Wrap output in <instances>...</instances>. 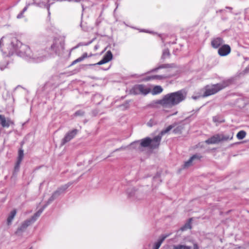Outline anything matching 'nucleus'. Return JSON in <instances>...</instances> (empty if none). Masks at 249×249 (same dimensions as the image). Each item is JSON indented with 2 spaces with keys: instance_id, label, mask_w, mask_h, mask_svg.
<instances>
[{
  "instance_id": "7c9ffc66",
  "label": "nucleus",
  "mask_w": 249,
  "mask_h": 249,
  "mask_svg": "<svg viewBox=\"0 0 249 249\" xmlns=\"http://www.w3.org/2000/svg\"><path fill=\"white\" fill-rule=\"evenodd\" d=\"M213 121L215 123H220L224 122V120L222 118L217 116H214L213 118Z\"/></svg>"
},
{
  "instance_id": "4c0bfd02",
  "label": "nucleus",
  "mask_w": 249,
  "mask_h": 249,
  "mask_svg": "<svg viewBox=\"0 0 249 249\" xmlns=\"http://www.w3.org/2000/svg\"><path fill=\"white\" fill-rule=\"evenodd\" d=\"M84 59L83 58V57H82V56L79 58H78L77 59H76V61H77L78 62H81L82 61H83Z\"/></svg>"
},
{
  "instance_id": "79ce46f5",
  "label": "nucleus",
  "mask_w": 249,
  "mask_h": 249,
  "mask_svg": "<svg viewBox=\"0 0 249 249\" xmlns=\"http://www.w3.org/2000/svg\"><path fill=\"white\" fill-rule=\"evenodd\" d=\"M5 67H2V65L1 64H0V68L1 70H3L4 69Z\"/></svg>"
},
{
  "instance_id": "ea45409f",
  "label": "nucleus",
  "mask_w": 249,
  "mask_h": 249,
  "mask_svg": "<svg viewBox=\"0 0 249 249\" xmlns=\"http://www.w3.org/2000/svg\"><path fill=\"white\" fill-rule=\"evenodd\" d=\"M82 57H83V59H84L85 58H87L88 57L87 53H83V54L82 55Z\"/></svg>"
},
{
  "instance_id": "c9c22d12",
  "label": "nucleus",
  "mask_w": 249,
  "mask_h": 249,
  "mask_svg": "<svg viewBox=\"0 0 249 249\" xmlns=\"http://www.w3.org/2000/svg\"><path fill=\"white\" fill-rule=\"evenodd\" d=\"M181 131V127L180 126L177 127L175 129H174L173 132L175 133H178L180 132Z\"/></svg>"
},
{
  "instance_id": "6ab92c4d",
  "label": "nucleus",
  "mask_w": 249,
  "mask_h": 249,
  "mask_svg": "<svg viewBox=\"0 0 249 249\" xmlns=\"http://www.w3.org/2000/svg\"><path fill=\"white\" fill-rule=\"evenodd\" d=\"M33 4L39 6V7H45L47 8L48 11L49 15L50 14V12L49 11L50 9V5H47V4L45 1H41L40 0H33Z\"/></svg>"
},
{
  "instance_id": "20e7f679",
  "label": "nucleus",
  "mask_w": 249,
  "mask_h": 249,
  "mask_svg": "<svg viewBox=\"0 0 249 249\" xmlns=\"http://www.w3.org/2000/svg\"><path fill=\"white\" fill-rule=\"evenodd\" d=\"M70 185L71 184L68 183L61 186V187L59 188L56 191H55L53 194L50 198L48 199L47 204L45 205L42 209L39 210L37 212H36L34 214V215L31 218V219L32 220V221L33 222H35L37 218L40 215L45 208L48 204H49L54 199H55L57 197H58L61 194L64 193Z\"/></svg>"
},
{
  "instance_id": "c03bdc74",
  "label": "nucleus",
  "mask_w": 249,
  "mask_h": 249,
  "mask_svg": "<svg viewBox=\"0 0 249 249\" xmlns=\"http://www.w3.org/2000/svg\"><path fill=\"white\" fill-rule=\"evenodd\" d=\"M76 63H78L77 61H76V60H75L74 61H73L72 63V65H74L75 64H76Z\"/></svg>"
},
{
  "instance_id": "0eeeda50",
  "label": "nucleus",
  "mask_w": 249,
  "mask_h": 249,
  "mask_svg": "<svg viewBox=\"0 0 249 249\" xmlns=\"http://www.w3.org/2000/svg\"><path fill=\"white\" fill-rule=\"evenodd\" d=\"M132 90L134 94L146 95L150 92V89L143 85H137L133 87Z\"/></svg>"
},
{
  "instance_id": "4468645a",
  "label": "nucleus",
  "mask_w": 249,
  "mask_h": 249,
  "mask_svg": "<svg viewBox=\"0 0 249 249\" xmlns=\"http://www.w3.org/2000/svg\"><path fill=\"white\" fill-rule=\"evenodd\" d=\"M161 139V136L160 135L155 137L152 139H151L150 148L154 149L158 147L160 145Z\"/></svg>"
},
{
  "instance_id": "e433bc0d",
  "label": "nucleus",
  "mask_w": 249,
  "mask_h": 249,
  "mask_svg": "<svg viewBox=\"0 0 249 249\" xmlns=\"http://www.w3.org/2000/svg\"><path fill=\"white\" fill-rule=\"evenodd\" d=\"M193 249H199L198 245L196 243L193 244Z\"/></svg>"
},
{
  "instance_id": "a19ab883",
  "label": "nucleus",
  "mask_w": 249,
  "mask_h": 249,
  "mask_svg": "<svg viewBox=\"0 0 249 249\" xmlns=\"http://www.w3.org/2000/svg\"><path fill=\"white\" fill-rule=\"evenodd\" d=\"M44 1L46 2L47 5H48L49 4L50 5L51 4H52V2H51V3H49L50 0H44Z\"/></svg>"
},
{
  "instance_id": "412c9836",
  "label": "nucleus",
  "mask_w": 249,
  "mask_h": 249,
  "mask_svg": "<svg viewBox=\"0 0 249 249\" xmlns=\"http://www.w3.org/2000/svg\"><path fill=\"white\" fill-rule=\"evenodd\" d=\"M163 90L162 88L160 86H155L152 91L153 94H158L161 93Z\"/></svg>"
},
{
  "instance_id": "f03ea898",
  "label": "nucleus",
  "mask_w": 249,
  "mask_h": 249,
  "mask_svg": "<svg viewBox=\"0 0 249 249\" xmlns=\"http://www.w3.org/2000/svg\"><path fill=\"white\" fill-rule=\"evenodd\" d=\"M187 93L184 90H180L165 95L158 103L164 108H170L183 101L186 97Z\"/></svg>"
},
{
  "instance_id": "37998d69",
  "label": "nucleus",
  "mask_w": 249,
  "mask_h": 249,
  "mask_svg": "<svg viewBox=\"0 0 249 249\" xmlns=\"http://www.w3.org/2000/svg\"><path fill=\"white\" fill-rule=\"evenodd\" d=\"M177 113H178V112H177V111H176L175 113H173V114H171L169 115V116H172V115H176V114H177Z\"/></svg>"
},
{
  "instance_id": "bb28decb",
  "label": "nucleus",
  "mask_w": 249,
  "mask_h": 249,
  "mask_svg": "<svg viewBox=\"0 0 249 249\" xmlns=\"http://www.w3.org/2000/svg\"><path fill=\"white\" fill-rule=\"evenodd\" d=\"M30 5V3H29L27 4L26 6L23 8L22 11L17 15V18H21L23 17V13L27 10L28 6Z\"/></svg>"
},
{
  "instance_id": "cd10ccee",
  "label": "nucleus",
  "mask_w": 249,
  "mask_h": 249,
  "mask_svg": "<svg viewBox=\"0 0 249 249\" xmlns=\"http://www.w3.org/2000/svg\"><path fill=\"white\" fill-rule=\"evenodd\" d=\"M191 219L189 220V221L187 222L183 227H182L180 228V230L182 231H185L187 229H191Z\"/></svg>"
},
{
  "instance_id": "dca6fc26",
  "label": "nucleus",
  "mask_w": 249,
  "mask_h": 249,
  "mask_svg": "<svg viewBox=\"0 0 249 249\" xmlns=\"http://www.w3.org/2000/svg\"><path fill=\"white\" fill-rule=\"evenodd\" d=\"M223 42L222 38L218 37L214 38L212 40L211 45L213 48H218L223 43Z\"/></svg>"
},
{
  "instance_id": "aec40b11",
  "label": "nucleus",
  "mask_w": 249,
  "mask_h": 249,
  "mask_svg": "<svg viewBox=\"0 0 249 249\" xmlns=\"http://www.w3.org/2000/svg\"><path fill=\"white\" fill-rule=\"evenodd\" d=\"M16 213L17 211L16 210H13L10 212L7 219V222L8 225H10L11 224V222L13 221V219L14 218Z\"/></svg>"
},
{
  "instance_id": "f257e3e1",
  "label": "nucleus",
  "mask_w": 249,
  "mask_h": 249,
  "mask_svg": "<svg viewBox=\"0 0 249 249\" xmlns=\"http://www.w3.org/2000/svg\"><path fill=\"white\" fill-rule=\"evenodd\" d=\"M0 49L6 55L10 56L16 53L28 60L35 62L42 61L46 55L44 51L32 50L28 46L22 44L12 35L3 36L1 38Z\"/></svg>"
},
{
  "instance_id": "39448f33",
  "label": "nucleus",
  "mask_w": 249,
  "mask_h": 249,
  "mask_svg": "<svg viewBox=\"0 0 249 249\" xmlns=\"http://www.w3.org/2000/svg\"><path fill=\"white\" fill-rule=\"evenodd\" d=\"M230 84V81L227 80L217 84L208 85L205 88V92L203 96L207 97L214 94L224 88L228 86Z\"/></svg>"
},
{
  "instance_id": "58836bf2",
  "label": "nucleus",
  "mask_w": 249,
  "mask_h": 249,
  "mask_svg": "<svg viewBox=\"0 0 249 249\" xmlns=\"http://www.w3.org/2000/svg\"><path fill=\"white\" fill-rule=\"evenodd\" d=\"M3 167L2 166L0 165V175H1V174H2L3 173Z\"/></svg>"
},
{
  "instance_id": "9d476101",
  "label": "nucleus",
  "mask_w": 249,
  "mask_h": 249,
  "mask_svg": "<svg viewBox=\"0 0 249 249\" xmlns=\"http://www.w3.org/2000/svg\"><path fill=\"white\" fill-rule=\"evenodd\" d=\"M112 54L111 51H108L106 53L104 56L103 59L101 61L98 62L97 63L92 64V65H100L106 63L110 61L112 59Z\"/></svg>"
},
{
  "instance_id": "a878e982",
  "label": "nucleus",
  "mask_w": 249,
  "mask_h": 249,
  "mask_svg": "<svg viewBox=\"0 0 249 249\" xmlns=\"http://www.w3.org/2000/svg\"><path fill=\"white\" fill-rule=\"evenodd\" d=\"M246 135V133L243 130L240 131L236 135V137L238 140H242L244 139Z\"/></svg>"
},
{
  "instance_id": "f8f14e48",
  "label": "nucleus",
  "mask_w": 249,
  "mask_h": 249,
  "mask_svg": "<svg viewBox=\"0 0 249 249\" xmlns=\"http://www.w3.org/2000/svg\"><path fill=\"white\" fill-rule=\"evenodd\" d=\"M231 52V48L228 45H223L218 50V53L220 56H226Z\"/></svg>"
},
{
  "instance_id": "c85d7f7f",
  "label": "nucleus",
  "mask_w": 249,
  "mask_h": 249,
  "mask_svg": "<svg viewBox=\"0 0 249 249\" xmlns=\"http://www.w3.org/2000/svg\"><path fill=\"white\" fill-rule=\"evenodd\" d=\"M24 156L23 150L21 149H19L18 151V161L21 162Z\"/></svg>"
},
{
  "instance_id": "1a4fd4ad",
  "label": "nucleus",
  "mask_w": 249,
  "mask_h": 249,
  "mask_svg": "<svg viewBox=\"0 0 249 249\" xmlns=\"http://www.w3.org/2000/svg\"><path fill=\"white\" fill-rule=\"evenodd\" d=\"M51 49L56 53H57L64 49V42L59 39H55L51 46Z\"/></svg>"
},
{
  "instance_id": "a18cd8bd",
  "label": "nucleus",
  "mask_w": 249,
  "mask_h": 249,
  "mask_svg": "<svg viewBox=\"0 0 249 249\" xmlns=\"http://www.w3.org/2000/svg\"><path fill=\"white\" fill-rule=\"evenodd\" d=\"M157 179V178H156V177H155V178H154V180H156V179Z\"/></svg>"
},
{
  "instance_id": "423d86ee",
  "label": "nucleus",
  "mask_w": 249,
  "mask_h": 249,
  "mask_svg": "<svg viewBox=\"0 0 249 249\" xmlns=\"http://www.w3.org/2000/svg\"><path fill=\"white\" fill-rule=\"evenodd\" d=\"M233 134L231 133V135L216 134L206 141L208 144L217 143L221 141L231 140L233 138Z\"/></svg>"
},
{
  "instance_id": "2eb2a0df",
  "label": "nucleus",
  "mask_w": 249,
  "mask_h": 249,
  "mask_svg": "<svg viewBox=\"0 0 249 249\" xmlns=\"http://www.w3.org/2000/svg\"><path fill=\"white\" fill-rule=\"evenodd\" d=\"M0 124L3 127H8L13 122L9 118H6L3 115H0Z\"/></svg>"
},
{
  "instance_id": "9b49d317",
  "label": "nucleus",
  "mask_w": 249,
  "mask_h": 249,
  "mask_svg": "<svg viewBox=\"0 0 249 249\" xmlns=\"http://www.w3.org/2000/svg\"><path fill=\"white\" fill-rule=\"evenodd\" d=\"M201 156L198 154H195L192 156L189 160L186 161L183 165L184 168H188L193 165L194 162L198 161Z\"/></svg>"
},
{
  "instance_id": "473e14b6",
  "label": "nucleus",
  "mask_w": 249,
  "mask_h": 249,
  "mask_svg": "<svg viewBox=\"0 0 249 249\" xmlns=\"http://www.w3.org/2000/svg\"><path fill=\"white\" fill-rule=\"evenodd\" d=\"M21 162L17 161L14 168V173L18 172L19 169Z\"/></svg>"
},
{
  "instance_id": "393cba45",
  "label": "nucleus",
  "mask_w": 249,
  "mask_h": 249,
  "mask_svg": "<svg viewBox=\"0 0 249 249\" xmlns=\"http://www.w3.org/2000/svg\"><path fill=\"white\" fill-rule=\"evenodd\" d=\"M172 249H191V247L190 246L179 244L174 245Z\"/></svg>"
},
{
  "instance_id": "f3484780",
  "label": "nucleus",
  "mask_w": 249,
  "mask_h": 249,
  "mask_svg": "<svg viewBox=\"0 0 249 249\" xmlns=\"http://www.w3.org/2000/svg\"><path fill=\"white\" fill-rule=\"evenodd\" d=\"M168 76L165 75H154L151 76H147L145 79V81H150L154 79L162 80L168 78Z\"/></svg>"
},
{
  "instance_id": "f704fd0d",
  "label": "nucleus",
  "mask_w": 249,
  "mask_h": 249,
  "mask_svg": "<svg viewBox=\"0 0 249 249\" xmlns=\"http://www.w3.org/2000/svg\"><path fill=\"white\" fill-rule=\"evenodd\" d=\"M84 114V112L83 110H78L74 113V115L77 116H83Z\"/></svg>"
},
{
  "instance_id": "ddd939ff",
  "label": "nucleus",
  "mask_w": 249,
  "mask_h": 249,
  "mask_svg": "<svg viewBox=\"0 0 249 249\" xmlns=\"http://www.w3.org/2000/svg\"><path fill=\"white\" fill-rule=\"evenodd\" d=\"M150 142L151 139L149 137H146L144 139L141 140L140 141H136V142H135L133 144H137L138 146H141V147H150Z\"/></svg>"
},
{
  "instance_id": "7ed1b4c3",
  "label": "nucleus",
  "mask_w": 249,
  "mask_h": 249,
  "mask_svg": "<svg viewBox=\"0 0 249 249\" xmlns=\"http://www.w3.org/2000/svg\"><path fill=\"white\" fill-rule=\"evenodd\" d=\"M70 185L71 184L68 183L61 186V187L59 188L56 191H55L53 194L50 198L48 199L47 204L45 205L42 209L39 210L37 212H36L34 214V215L31 218V219L32 220V221L33 222H35L37 218L40 215L45 208L48 204H49L54 199H55L57 197H58L61 194L64 193Z\"/></svg>"
},
{
  "instance_id": "2f4dec72",
  "label": "nucleus",
  "mask_w": 249,
  "mask_h": 249,
  "mask_svg": "<svg viewBox=\"0 0 249 249\" xmlns=\"http://www.w3.org/2000/svg\"><path fill=\"white\" fill-rule=\"evenodd\" d=\"M169 54V51L168 49H165L163 51L162 57L163 58H165L166 57L168 56Z\"/></svg>"
},
{
  "instance_id": "b1692460",
  "label": "nucleus",
  "mask_w": 249,
  "mask_h": 249,
  "mask_svg": "<svg viewBox=\"0 0 249 249\" xmlns=\"http://www.w3.org/2000/svg\"><path fill=\"white\" fill-rule=\"evenodd\" d=\"M174 127V125H169L166 129L162 130L159 135L161 136V138L163 135L170 131Z\"/></svg>"
},
{
  "instance_id": "4be33fe9",
  "label": "nucleus",
  "mask_w": 249,
  "mask_h": 249,
  "mask_svg": "<svg viewBox=\"0 0 249 249\" xmlns=\"http://www.w3.org/2000/svg\"><path fill=\"white\" fill-rule=\"evenodd\" d=\"M166 236H163L161 237L160 239L159 240V241L156 242L153 247V249H159L160 247L161 243L164 240V239L166 238Z\"/></svg>"
},
{
  "instance_id": "6e6552de",
  "label": "nucleus",
  "mask_w": 249,
  "mask_h": 249,
  "mask_svg": "<svg viewBox=\"0 0 249 249\" xmlns=\"http://www.w3.org/2000/svg\"><path fill=\"white\" fill-rule=\"evenodd\" d=\"M78 132V130L74 129L71 131H69L65 136L64 138L62 139L61 142V145H64L66 143L70 141L72 139Z\"/></svg>"
},
{
  "instance_id": "5701e85b",
  "label": "nucleus",
  "mask_w": 249,
  "mask_h": 249,
  "mask_svg": "<svg viewBox=\"0 0 249 249\" xmlns=\"http://www.w3.org/2000/svg\"><path fill=\"white\" fill-rule=\"evenodd\" d=\"M173 64H162L159 67L153 69L151 71H157L158 70L164 68H171L173 67Z\"/></svg>"
},
{
  "instance_id": "a211bd4d",
  "label": "nucleus",
  "mask_w": 249,
  "mask_h": 249,
  "mask_svg": "<svg viewBox=\"0 0 249 249\" xmlns=\"http://www.w3.org/2000/svg\"><path fill=\"white\" fill-rule=\"evenodd\" d=\"M34 222L31 219V218L27 219L24 221L20 227L18 228V231H23L25 230L29 226L33 224Z\"/></svg>"
},
{
  "instance_id": "c756f323",
  "label": "nucleus",
  "mask_w": 249,
  "mask_h": 249,
  "mask_svg": "<svg viewBox=\"0 0 249 249\" xmlns=\"http://www.w3.org/2000/svg\"><path fill=\"white\" fill-rule=\"evenodd\" d=\"M135 142H136V141L131 143L130 144V145L129 146V148L130 149H135L140 150L141 148V146H138L137 144H133Z\"/></svg>"
},
{
  "instance_id": "49530a36",
  "label": "nucleus",
  "mask_w": 249,
  "mask_h": 249,
  "mask_svg": "<svg viewBox=\"0 0 249 249\" xmlns=\"http://www.w3.org/2000/svg\"><path fill=\"white\" fill-rule=\"evenodd\" d=\"M95 48L96 49H97V46H95Z\"/></svg>"
},
{
  "instance_id": "72a5a7b5",
  "label": "nucleus",
  "mask_w": 249,
  "mask_h": 249,
  "mask_svg": "<svg viewBox=\"0 0 249 249\" xmlns=\"http://www.w3.org/2000/svg\"><path fill=\"white\" fill-rule=\"evenodd\" d=\"M156 124V122L154 120L151 119L147 123L148 126L152 127L153 125Z\"/></svg>"
}]
</instances>
